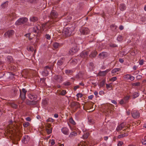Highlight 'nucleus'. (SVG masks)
<instances>
[{"label":"nucleus","instance_id":"obj_26","mask_svg":"<svg viewBox=\"0 0 146 146\" xmlns=\"http://www.w3.org/2000/svg\"><path fill=\"white\" fill-rule=\"evenodd\" d=\"M74 71V70H65V73L68 74H70L72 73Z\"/></svg>","mask_w":146,"mask_h":146},{"label":"nucleus","instance_id":"obj_8","mask_svg":"<svg viewBox=\"0 0 146 146\" xmlns=\"http://www.w3.org/2000/svg\"><path fill=\"white\" fill-rule=\"evenodd\" d=\"M79 50V48L78 46H75L73 47L69 52L71 55H73L75 53L77 52Z\"/></svg>","mask_w":146,"mask_h":146},{"label":"nucleus","instance_id":"obj_2","mask_svg":"<svg viewBox=\"0 0 146 146\" xmlns=\"http://www.w3.org/2000/svg\"><path fill=\"white\" fill-rule=\"evenodd\" d=\"M74 28L73 27H71L70 28H66L64 29L63 33L66 36H68L74 33Z\"/></svg>","mask_w":146,"mask_h":146},{"label":"nucleus","instance_id":"obj_38","mask_svg":"<svg viewBox=\"0 0 146 146\" xmlns=\"http://www.w3.org/2000/svg\"><path fill=\"white\" fill-rule=\"evenodd\" d=\"M122 36H119L117 38V40L118 41H120L122 40Z\"/></svg>","mask_w":146,"mask_h":146},{"label":"nucleus","instance_id":"obj_5","mask_svg":"<svg viewBox=\"0 0 146 146\" xmlns=\"http://www.w3.org/2000/svg\"><path fill=\"white\" fill-rule=\"evenodd\" d=\"M80 31L81 34L87 35L89 33L90 31L89 29L85 27H82L80 29Z\"/></svg>","mask_w":146,"mask_h":146},{"label":"nucleus","instance_id":"obj_14","mask_svg":"<svg viewBox=\"0 0 146 146\" xmlns=\"http://www.w3.org/2000/svg\"><path fill=\"white\" fill-rule=\"evenodd\" d=\"M14 33V31L13 30H11L8 31L6 33H5V36H7L9 37L12 35Z\"/></svg>","mask_w":146,"mask_h":146},{"label":"nucleus","instance_id":"obj_23","mask_svg":"<svg viewBox=\"0 0 146 146\" xmlns=\"http://www.w3.org/2000/svg\"><path fill=\"white\" fill-rule=\"evenodd\" d=\"M121 70V69L120 68H115L113 69L111 71V73L112 74H115L117 72H119Z\"/></svg>","mask_w":146,"mask_h":146},{"label":"nucleus","instance_id":"obj_57","mask_svg":"<svg viewBox=\"0 0 146 146\" xmlns=\"http://www.w3.org/2000/svg\"><path fill=\"white\" fill-rule=\"evenodd\" d=\"M80 126H81V128L82 130L84 131V126L83 125V124L82 123L80 125Z\"/></svg>","mask_w":146,"mask_h":146},{"label":"nucleus","instance_id":"obj_31","mask_svg":"<svg viewBox=\"0 0 146 146\" xmlns=\"http://www.w3.org/2000/svg\"><path fill=\"white\" fill-rule=\"evenodd\" d=\"M139 94L137 92H135L133 93V98H135L139 96Z\"/></svg>","mask_w":146,"mask_h":146},{"label":"nucleus","instance_id":"obj_24","mask_svg":"<svg viewBox=\"0 0 146 146\" xmlns=\"http://www.w3.org/2000/svg\"><path fill=\"white\" fill-rule=\"evenodd\" d=\"M89 54V52H83L81 54V56L82 57H84L87 56Z\"/></svg>","mask_w":146,"mask_h":146},{"label":"nucleus","instance_id":"obj_61","mask_svg":"<svg viewBox=\"0 0 146 146\" xmlns=\"http://www.w3.org/2000/svg\"><path fill=\"white\" fill-rule=\"evenodd\" d=\"M111 102L112 103H113L115 104H117V102L114 100H112L111 101Z\"/></svg>","mask_w":146,"mask_h":146},{"label":"nucleus","instance_id":"obj_44","mask_svg":"<svg viewBox=\"0 0 146 146\" xmlns=\"http://www.w3.org/2000/svg\"><path fill=\"white\" fill-rule=\"evenodd\" d=\"M66 94V91L64 90H62L60 93V94L62 95H65Z\"/></svg>","mask_w":146,"mask_h":146},{"label":"nucleus","instance_id":"obj_45","mask_svg":"<svg viewBox=\"0 0 146 146\" xmlns=\"http://www.w3.org/2000/svg\"><path fill=\"white\" fill-rule=\"evenodd\" d=\"M123 143L122 141H119L117 144V146H121L123 145Z\"/></svg>","mask_w":146,"mask_h":146},{"label":"nucleus","instance_id":"obj_39","mask_svg":"<svg viewBox=\"0 0 146 146\" xmlns=\"http://www.w3.org/2000/svg\"><path fill=\"white\" fill-rule=\"evenodd\" d=\"M44 70H48V71H51V67H50L48 66H46L45 67Z\"/></svg>","mask_w":146,"mask_h":146},{"label":"nucleus","instance_id":"obj_32","mask_svg":"<svg viewBox=\"0 0 146 146\" xmlns=\"http://www.w3.org/2000/svg\"><path fill=\"white\" fill-rule=\"evenodd\" d=\"M69 122L73 125H75L76 124L75 122L72 118H70L69 119Z\"/></svg>","mask_w":146,"mask_h":146},{"label":"nucleus","instance_id":"obj_36","mask_svg":"<svg viewBox=\"0 0 146 146\" xmlns=\"http://www.w3.org/2000/svg\"><path fill=\"white\" fill-rule=\"evenodd\" d=\"M62 63L63 61L62 60H60L58 61L57 64L58 65L60 66L62 65Z\"/></svg>","mask_w":146,"mask_h":146},{"label":"nucleus","instance_id":"obj_28","mask_svg":"<svg viewBox=\"0 0 146 146\" xmlns=\"http://www.w3.org/2000/svg\"><path fill=\"white\" fill-rule=\"evenodd\" d=\"M105 82L106 81L105 80H103L102 81L100 84V87H102L105 85Z\"/></svg>","mask_w":146,"mask_h":146},{"label":"nucleus","instance_id":"obj_62","mask_svg":"<svg viewBox=\"0 0 146 146\" xmlns=\"http://www.w3.org/2000/svg\"><path fill=\"white\" fill-rule=\"evenodd\" d=\"M143 60H141L139 62V64L140 65H142L143 64Z\"/></svg>","mask_w":146,"mask_h":146},{"label":"nucleus","instance_id":"obj_58","mask_svg":"<svg viewBox=\"0 0 146 146\" xmlns=\"http://www.w3.org/2000/svg\"><path fill=\"white\" fill-rule=\"evenodd\" d=\"M93 97H94V96L93 95H91L89 96H88V98L90 99H92L93 98Z\"/></svg>","mask_w":146,"mask_h":146},{"label":"nucleus","instance_id":"obj_42","mask_svg":"<svg viewBox=\"0 0 146 146\" xmlns=\"http://www.w3.org/2000/svg\"><path fill=\"white\" fill-rule=\"evenodd\" d=\"M88 133H86L83 135V138L86 139L88 137Z\"/></svg>","mask_w":146,"mask_h":146},{"label":"nucleus","instance_id":"obj_48","mask_svg":"<svg viewBox=\"0 0 146 146\" xmlns=\"http://www.w3.org/2000/svg\"><path fill=\"white\" fill-rule=\"evenodd\" d=\"M42 103L44 105L47 104V102L46 100H43L42 101Z\"/></svg>","mask_w":146,"mask_h":146},{"label":"nucleus","instance_id":"obj_19","mask_svg":"<svg viewBox=\"0 0 146 146\" xmlns=\"http://www.w3.org/2000/svg\"><path fill=\"white\" fill-rule=\"evenodd\" d=\"M48 71L47 70H44L42 72L41 74L44 76H48Z\"/></svg>","mask_w":146,"mask_h":146},{"label":"nucleus","instance_id":"obj_10","mask_svg":"<svg viewBox=\"0 0 146 146\" xmlns=\"http://www.w3.org/2000/svg\"><path fill=\"white\" fill-rule=\"evenodd\" d=\"M54 79L59 82H61L63 80L62 78L60 75H55L54 76Z\"/></svg>","mask_w":146,"mask_h":146},{"label":"nucleus","instance_id":"obj_33","mask_svg":"<svg viewBox=\"0 0 146 146\" xmlns=\"http://www.w3.org/2000/svg\"><path fill=\"white\" fill-rule=\"evenodd\" d=\"M46 130L47 133L48 134H49L51 133L52 132V128H51L50 129H46Z\"/></svg>","mask_w":146,"mask_h":146},{"label":"nucleus","instance_id":"obj_37","mask_svg":"<svg viewBox=\"0 0 146 146\" xmlns=\"http://www.w3.org/2000/svg\"><path fill=\"white\" fill-rule=\"evenodd\" d=\"M130 76L129 77V79L131 80V81H133L134 80L135 78L133 76H130V75L129 74H127L125 76Z\"/></svg>","mask_w":146,"mask_h":146},{"label":"nucleus","instance_id":"obj_30","mask_svg":"<svg viewBox=\"0 0 146 146\" xmlns=\"http://www.w3.org/2000/svg\"><path fill=\"white\" fill-rule=\"evenodd\" d=\"M97 53L96 51H94L93 52L91 53V54L90 55L91 56L93 57H95L97 54Z\"/></svg>","mask_w":146,"mask_h":146},{"label":"nucleus","instance_id":"obj_34","mask_svg":"<svg viewBox=\"0 0 146 146\" xmlns=\"http://www.w3.org/2000/svg\"><path fill=\"white\" fill-rule=\"evenodd\" d=\"M29 123L28 122H26L23 123V125L24 127H27L29 125Z\"/></svg>","mask_w":146,"mask_h":146},{"label":"nucleus","instance_id":"obj_59","mask_svg":"<svg viewBox=\"0 0 146 146\" xmlns=\"http://www.w3.org/2000/svg\"><path fill=\"white\" fill-rule=\"evenodd\" d=\"M51 144L52 145H54L55 144V141L54 140L52 139V141L51 142Z\"/></svg>","mask_w":146,"mask_h":146},{"label":"nucleus","instance_id":"obj_52","mask_svg":"<svg viewBox=\"0 0 146 146\" xmlns=\"http://www.w3.org/2000/svg\"><path fill=\"white\" fill-rule=\"evenodd\" d=\"M48 110L49 111H52L53 110V108H50V107H49L48 108Z\"/></svg>","mask_w":146,"mask_h":146},{"label":"nucleus","instance_id":"obj_56","mask_svg":"<svg viewBox=\"0 0 146 146\" xmlns=\"http://www.w3.org/2000/svg\"><path fill=\"white\" fill-rule=\"evenodd\" d=\"M119 61L121 63H123L124 61L123 60L122 58H119Z\"/></svg>","mask_w":146,"mask_h":146},{"label":"nucleus","instance_id":"obj_55","mask_svg":"<svg viewBox=\"0 0 146 146\" xmlns=\"http://www.w3.org/2000/svg\"><path fill=\"white\" fill-rule=\"evenodd\" d=\"M22 91L23 93H24L25 94H26V93L27 92V91L25 90V89L24 88H23L22 89Z\"/></svg>","mask_w":146,"mask_h":146},{"label":"nucleus","instance_id":"obj_50","mask_svg":"<svg viewBox=\"0 0 146 146\" xmlns=\"http://www.w3.org/2000/svg\"><path fill=\"white\" fill-rule=\"evenodd\" d=\"M54 121V119H52V118H50L48 119L47 120V121H51V122H53Z\"/></svg>","mask_w":146,"mask_h":146},{"label":"nucleus","instance_id":"obj_51","mask_svg":"<svg viewBox=\"0 0 146 146\" xmlns=\"http://www.w3.org/2000/svg\"><path fill=\"white\" fill-rule=\"evenodd\" d=\"M142 142L143 144L146 145V140H145L144 139L142 141Z\"/></svg>","mask_w":146,"mask_h":146},{"label":"nucleus","instance_id":"obj_1","mask_svg":"<svg viewBox=\"0 0 146 146\" xmlns=\"http://www.w3.org/2000/svg\"><path fill=\"white\" fill-rule=\"evenodd\" d=\"M50 23L49 22L42 25L41 27H35L32 29L34 33H36L40 29L41 31L46 32L50 28Z\"/></svg>","mask_w":146,"mask_h":146},{"label":"nucleus","instance_id":"obj_43","mask_svg":"<svg viewBox=\"0 0 146 146\" xmlns=\"http://www.w3.org/2000/svg\"><path fill=\"white\" fill-rule=\"evenodd\" d=\"M83 95L82 94L80 93H79L77 94V96L78 98H81L82 97Z\"/></svg>","mask_w":146,"mask_h":146},{"label":"nucleus","instance_id":"obj_12","mask_svg":"<svg viewBox=\"0 0 146 146\" xmlns=\"http://www.w3.org/2000/svg\"><path fill=\"white\" fill-rule=\"evenodd\" d=\"M29 140V137L28 135H25L23 137V139L22 140L23 143H28Z\"/></svg>","mask_w":146,"mask_h":146},{"label":"nucleus","instance_id":"obj_35","mask_svg":"<svg viewBox=\"0 0 146 146\" xmlns=\"http://www.w3.org/2000/svg\"><path fill=\"white\" fill-rule=\"evenodd\" d=\"M120 104L122 105L123 104H124L126 103V102H125V101L123 99H122L119 102Z\"/></svg>","mask_w":146,"mask_h":146},{"label":"nucleus","instance_id":"obj_46","mask_svg":"<svg viewBox=\"0 0 146 146\" xmlns=\"http://www.w3.org/2000/svg\"><path fill=\"white\" fill-rule=\"evenodd\" d=\"M140 83L139 82H136L133 84L132 85L133 86H137L139 85Z\"/></svg>","mask_w":146,"mask_h":146},{"label":"nucleus","instance_id":"obj_6","mask_svg":"<svg viewBox=\"0 0 146 146\" xmlns=\"http://www.w3.org/2000/svg\"><path fill=\"white\" fill-rule=\"evenodd\" d=\"M132 117L135 119L139 118L140 116V113L138 111L133 110L131 112Z\"/></svg>","mask_w":146,"mask_h":146},{"label":"nucleus","instance_id":"obj_29","mask_svg":"<svg viewBox=\"0 0 146 146\" xmlns=\"http://www.w3.org/2000/svg\"><path fill=\"white\" fill-rule=\"evenodd\" d=\"M128 135L127 134L124 133L122 135H119L118 136V138H121L123 137H125Z\"/></svg>","mask_w":146,"mask_h":146},{"label":"nucleus","instance_id":"obj_49","mask_svg":"<svg viewBox=\"0 0 146 146\" xmlns=\"http://www.w3.org/2000/svg\"><path fill=\"white\" fill-rule=\"evenodd\" d=\"M7 59L9 60L10 61H11L12 60V56H8L7 57Z\"/></svg>","mask_w":146,"mask_h":146},{"label":"nucleus","instance_id":"obj_22","mask_svg":"<svg viewBox=\"0 0 146 146\" xmlns=\"http://www.w3.org/2000/svg\"><path fill=\"white\" fill-rule=\"evenodd\" d=\"M120 10L122 11L126 9L125 5L124 4H121L119 6Z\"/></svg>","mask_w":146,"mask_h":146},{"label":"nucleus","instance_id":"obj_3","mask_svg":"<svg viewBox=\"0 0 146 146\" xmlns=\"http://www.w3.org/2000/svg\"><path fill=\"white\" fill-rule=\"evenodd\" d=\"M28 20V19L26 17L20 18L15 22V24L16 25H20L26 23Z\"/></svg>","mask_w":146,"mask_h":146},{"label":"nucleus","instance_id":"obj_25","mask_svg":"<svg viewBox=\"0 0 146 146\" xmlns=\"http://www.w3.org/2000/svg\"><path fill=\"white\" fill-rule=\"evenodd\" d=\"M8 1H6L4 2L1 4V6L3 8H6L8 5Z\"/></svg>","mask_w":146,"mask_h":146},{"label":"nucleus","instance_id":"obj_20","mask_svg":"<svg viewBox=\"0 0 146 146\" xmlns=\"http://www.w3.org/2000/svg\"><path fill=\"white\" fill-rule=\"evenodd\" d=\"M38 20V18L36 17H32L30 19V21L33 22H35L37 21Z\"/></svg>","mask_w":146,"mask_h":146},{"label":"nucleus","instance_id":"obj_41","mask_svg":"<svg viewBox=\"0 0 146 146\" xmlns=\"http://www.w3.org/2000/svg\"><path fill=\"white\" fill-rule=\"evenodd\" d=\"M28 51H33L34 50L32 46H30L28 49Z\"/></svg>","mask_w":146,"mask_h":146},{"label":"nucleus","instance_id":"obj_54","mask_svg":"<svg viewBox=\"0 0 146 146\" xmlns=\"http://www.w3.org/2000/svg\"><path fill=\"white\" fill-rule=\"evenodd\" d=\"M26 120L28 121H31V119L29 117H27L26 118Z\"/></svg>","mask_w":146,"mask_h":146},{"label":"nucleus","instance_id":"obj_47","mask_svg":"<svg viewBox=\"0 0 146 146\" xmlns=\"http://www.w3.org/2000/svg\"><path fill=\"white\" fill-rule=\"evenodd\" d=\"M46 38L48 40H50V35L47 34L46 35Z\"/></svg>","mask_w":146,"mask_h":146},{"label":"nucleus","instance_id":"obj_27","mask_svg":"<svg viewBox=\"0 0 146 146\" xmlns=\"http://www.w3.org/2000/svg\"><path fill=\"white\" fill-rule=\"evenodd\" d=\"M130 98V96H126L125 97H124V98H123L124 100L125 101V102H126V103H127L128 102L129 99Z\"/></svg>","mask_w":146,"mask_h":146},{"label":"nucleus","instance_id":"obj_18","mask_svg":"<svg viewBox=\"0 0 146 146\" xmlns=\"http://www.w3.org/2000/svg\"><path fill=\"white\" fill-rule=\"evenodd\" d=\"M107 53L105 52H102L99 54V56L100 58H104L106 57Z\"/></svg>","mask_w":146,"mask_h":146},{"label":"nucleus","instance_id":"obj_64","mask_svg":"<svg viewBox=\"0 0 146 146\" xmlns=\"http://www.w3.org/2000/svg\"><path fill=\"white\" fill-rule=\"evenodd\" d=\"M31 34L30 33H28L25 35V36H26L27 37H30Z\"/></svg>","mask_w":146,"mask_h":146},{"label":"nucleus","instance_id":"obj_21","mask_svg":"<svg viewBox=\"0 0 146 146\" xmlns=\"http://www.w3.org/2000/svg\"><path fill=\"white\" fill-rule=\"evenodd\" d=\"M146 22V17H142L140 20V23L141 24H145Z\"/></svg>","mask_w":146,"mask_h":146},{"label":"nucleus","instance_id":"obj_16","mask_svg":"<svg viewBox=\"0 0 146 146\" xmlns=\"http://www.w3.org/2000/svg\"><path fill=\"white\" fill-rule=\"evenodd\" d=\"M20 96L23 100H24L26 98V94L22 93L21 90H20Z\"/></svg>","mask_w":146,"mask_h":146},{"label":"nucleus","instance_id":"obj_40","mask_svg":"<svg viewBox=\"0 0 146 146\" xmlns=\"http://www.w3.org/2000/svg\"><path fill=\"white\" fill-rule=\"evenodd\" d=\"M116 79H117L116 77H113L110 80L112 82H114L116 80Z\"/></svg>","mask_w":146,"mask_h":146},{"label":"nucleus","instance_id":"obj_4","mask_svg":"<svg viewBox=\"0 0 146 146\" xmlns=\"http://www.w3.org/2000/svg\"><path fill=\"white\" fill-rule=\"evenodd\" d=\"M70 127V129L73 131L70 133L69 137H71L73 136H76L77 133L76 132L77 131L78 129H76L74 127L72 128Z\"/></svg>","mask_w":146,"mask_h":146},{"label":"nucleus","instance_id":"obj_13","mask_svg":"<svg viewBox=\"0 0 146 146\" xmlns=\"http://www.w3.org/2000/svg\"><path fill=\"white\" fill-rule=\"evenodd\" d=\"M124 127V125L123 123H122L118 125L116 129V130L119 132Z\"/></svg>","mask_w":146,"mask_h":146},{"label":"nucleus","instance_id":"obj_11","mask_svg":"<svg viewBox=\"0 0 146 146\" xmlns=\"http://www.w3.org/2000/svg\"><path fill=\"white\" fill-rule=\"evenodd\" d=\"M58 15L57 13L55 11L52 10L51 11L50 13V16L52 19H53L54 18H56L58 16Z\"/></svg>","mask_w":146,"mask_h":146},{"label":"nucleus","instance_id":"obj_60","mask_svg":"<svg viewBox=\"0 0 146 146\" xmlns=\"http://www.w3.org/2000/svg\"><path fill=\"white\" fill-rule=\"evenodd\" d=\"M79 87V86H76L74 87V90H76V89L78 88Z\"/></svg>","mask_w":146,"mask_h":146},{"label":"nucleus","instance_id":"obj_15","mask_svg":"<svg viewBox=\"0 0 146 146\" xmlns=\"http://www.w3.org/2000/svg\"><path fill=\"white\" fill-rule=\"evenodd\" d=\"M28 97L29 99L33 100H35L36 98V96L35 94H29Z\"/></svg>","mask_w":146,"mask_h":146},{"label":"nucleus","instance_id":"obj_53","mask_svg":"<svg viewBox=\"0 0 146 146\" xmlns=\"http://www.w3.org/2000/svg\"><path fill=\"white\" fill-rule=\"evenodd\" d=\"M12 106L13 108H16L17 107V105L15 104H13Z\"/></svg>","mask_w":146,"mask_h":146},{"label":"nucleus","instance_id":"obj_17","mask_svg":"<svg viewBox=\"0 0 146 146\" xmlns=\"http://www.w3.org/2000/svg\"><path fill=\"white\" fill-rule=\"evenodd\" d=\"M53 47L55 49L58 48L60 46V45L57 42H53L52 44Z\"/></svg>","mask_w":146,"mask_h":146},{"label":"nucleus","instance_id":"obj_7","mask_svg":"<svg viewBox=\"0 0 146 146\" xmlns=\"http://www.w3.org/2000/svg\"><path fill=\"white\" fill-rule=\"evenodd\" d=\"M110 70V69H106V70L105 71H100L98 73V75L99 76L102 77L105 76L107 73Z\"/></svg>","mask_w":146,"mask_h":146},{"label":"nucleus","instance_id":"obj_63","mask_svg":"<svg viewBox=\"0 0 146 146\" xmlns=\"http://www.w3.org/2000/svg\"><path fill=\"white\" fill-rule=\"evenodd\" d=\"M104 92L103 91H100L99 92V94L102 95V94H104Z\"/></svg>","mask_w":146,"mask_h":146},{"label":"nucleus","instance_id":"obj_9","mask_svg":"<svg viewBox=\"0 0 146 146\" xmlns=\"http://www.w3.org/2000/svg\"><path fill=\"white\" fill-rule=\"evenodd\" d=\"M62 132L65 135H68L69 133V130L66 127H63L61 129Z\"/></svg>","mask_w":146,"mask_h":146}]
</instances>
